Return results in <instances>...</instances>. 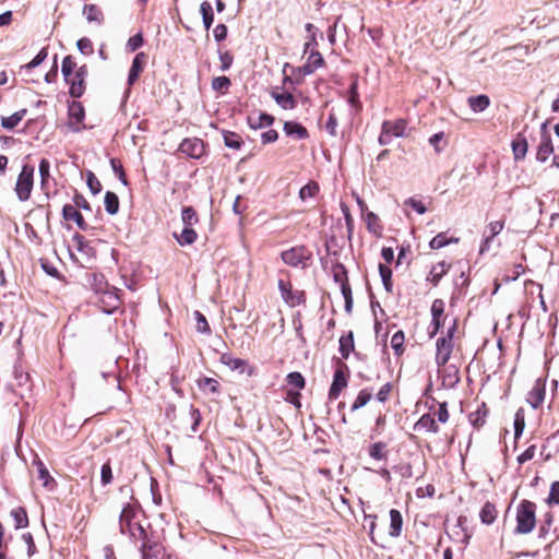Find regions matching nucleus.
<instances>
[{"instance_id": "obj_15", "label": "nucleus", "mask_w": 559, "mask_h": 559, "mask_svg": "<svg viewBox=\"0 0 559 559\" xmlns=\"http://www.w3.org/2000/svg\"><path fill=\"white\" fill-rule=\"evenodd\" d=\"M62 216L66 221H73L80 229H87V224L85 223L82 214L72 204L63 205Z\"/></svg>"}, {"instance_id": "obj_40", "label": "nucleus", "mask_w": 559, "mask_h": 559, "mask_svg": "<svg viewBox=\"0 0 559 559\" xmlns=\"http://www.w3.org/2000/svg\"><path fill=\"white\" fill-rule=\"evenodd\" d=\"M371 397H372V393L369 390H367V389L361 390L358 393L355 402L352 405V411L355 412V411L364 407L371 400Z\"/></svg>"}, {"instance_id": "obj_34", "label": "nucleus", "mask_w": 559, "mask_h": 559, "mask_svg": "<svg viewBox=\"0 0 559 559\" xmlns=\"http://www.w3.org/2000/svg\"><path fill=\"white\" fill-rule=\"evenodd\" d=\"M105 209L106 212L110 215H115L119 211V199L116 193L111 191H107L105 194Z\"/></svg>"}, {"instance_id": "obj_44", "label": "nucleus", "mask_w": 559, "mask_h": 559, "mask_svg": "<svg viewBox=\"0 0 559 559\" xmlns=\"http://www.w3.org/2000/svg\"><path fill=\"white\" fill-rule=\"evenodd\" d=\"M385 443L376 442L369 448V455L374 460H383L386 457Z\"/></svg>"}, {"instance_id": "obj_25", "label": "nucleus", "mask_w": 559, "mask_h": 559, "mask_svg": "<svg viewBox=\"0 0 559 559\" xmlns=\"http://www.w3.org/2000/svg\"><path fill=\"white\" fill-rule=\"evenodd\" d=\"M274 122V118L267 114H259L258 116H249L248 123L252 129H262L270 127Z\"/></svg>"}, {"instance_id": "obj_47", "label": "nucleus", "mask_w": 559, "mask_h": 559, "mask_svg": "<svg viewBox=\"0 0 559 559\" xmlns=\"http://www.w3.org/2000/svg\"><path fill=\"white\" fill-rule=\"evenodd\" d=\"M48 56L47 48H41L40 51L35 56V58L29 61L27 64L22 67V70H32L38 67Z\"/></svg>"}, {"instance_id": "obj_57", "label": "nucleus", "mask_w": 559, "mask_h": 559, "mask_svg": "<svg viewBox=\"0 0 559 559\" xmlns=\"http://www.w3.org/2000/svg\"><path fill=\"white\" fill-rule=\"evenodd\" d=\"M404 204L411 206L418 214H425L427 211L425 204L420 200H417L415 198H408L407 200H405Z\"/></svg>"}, {"instance_id": "obj_8", "label": "nucleus", "mask_w": 559, "mask_h": 559, "mask_svg": "<svg viewBox=\"0 0 559 559\" xmlns=\"http://www.w3.org/2000/svg\"><path fill=\"white\" fill-rule=\"evenodd\" d=\"M179 151L188 157L198 159L203 156L205 145L204 142L198 138L185 139L179 145Z\"/></svg>"}, {"instance_id": "obj_60", "label": "nucleus", "mask_w": 559, "mask_h": 559, "mask_svg": "<svg viewBox=\"0 0 559 559\" xmlns=\"http://www.w3.org/2000/svg\"><path fill=\"white\" fill-rule=\"evenodd\" d=\"M444 312V302L442 299H435L431 305L432 318H442Z\"/></svg>"}, {"instance_id": "obj_63", "label": "nucleus", "mask_w": 559, "mask_h": 559, "mask_svg": "<svg viewBox=\"0 0 559 559\" xmlns=\"http://www.w3.org/2000/svg\"><path fill=\"white\" fill-rule=\"evenodd\" d=\"M549 504H559V481H554L550 487V491L547 498Z\"/></svg>"}, {"instance_id": "obj_50", "label": "nucleus", "mask_w": 559, "mask_h": 559, "mask_svg": "<svg viewBox=\"0 0 559 559\" xmlns=\"http://www.w3.org/2000/svg\"><path fill=\"white\" fill-rule=\"evenodd\" d=\"M367 228L374 235L381 234V226L378 223V216L372 212L367 214Z\"/></svg>"}, {"instance_id": "obj_59", "label": "nucleus", "mask_w": 559, "mask_h": 559, "mask_svg": "<svg viewBox=\"0 0 559 559\" xmlns=\"http://www.w3.org/2000/svg\"><path fill=\"white\" fill-rule=\"evenodd\" d=\"M100 479L104 486L108 485L112 480V471L109 463H105L100 469Z\"/></svg>"}, {"instance_id": "obj_42", "label": "nucleus", "mask_w": 559, "mask_h": 559, "mask_svg": "<svg viewBox=\"0 0 559 559\" xmlns=\"http://www.w3.org/2000/svg\"><path fill=\"white\" fill-rule=\"evenodd\" d=\"M319 192V185L314 181L308 182L299 191V198L305 201L308 198H313Z\"/></svg>"}, {"instance_id": "obj_64", "label": "nucleus", "mask_w": 559, "mask_h": 559, "mask_svg": "<svg viewBox=\"0 0 559 559\" xmlns=\"http://www.w3.org/2000/svg\"><path fill=\"white\" fill-rule=\"evenodd\" d=\"M438 420L445 424L449 420L448 405L445 402L439 404L438 411L433 414Z\"/></svg>"}, {"instance_id": "obj_11", "label": "nucleus", "mask_w": 559, "mask_h": 559, "mask_svg": "<svg viewBox=\"0 0 559 559\" xmlns=\"http://www.w3.org/2000/svg\"><path fill=\"white\" fill-rule=\"evenodd\" d=\"M309 57L306 61V63L299 68V72L302 75H310L312 74L317 69L323 67L324 59L322 55L318 50H309Z\"/></svg>"}, {"instance_id": "obj_5", "label": "nucleus", "mask_w": 559, "mask_h": 559, "mask_svg": "<svg viewBox=\"0 0 559 559\" xmlns=\"http://www.w3.org/2000/svg\"><path fill=\"white\" fill-rule=\"evenodd\" d=\"M312 253L304 246L293 247L282 252L283 262L293 267L305 269L310 261Z\"/></svg>"}, {"instance_id": "obj_3", "label": "nucleus", "mask_w": 559, "mask_h": 559, "mask_svg": "<svg viewBox=\"0 0 559 559\" xmlns=\"http://www.w3.org/2000/svg\"><path fill=\"white\" fill-rule=\"evenodd\" d=\"M93 278H94L95 293L99 295L98 302H99L102 310L107 314L114 313L116 310L119 309V306H120L119 297L117 296V294L106 289L107 285H106V283H104L103 276L98 277V276L94 275Z\"/></svg>"}, {"instance_id": "obj_39", "label": "nucleus", "mask_w": 559, "mask_h": 559, "mask_svg": "<svg viewBox=\"0 0 559 559\" xmlns=\"http://www.w3.org/2000/svg\"><path fill=\"white\" fill-rule=\"evenodd\" d=\"M379 273H380V276H381V280H382V283H383V286L385 288V290L388 293H391L392 292V270L380 263L379 264Z\"/></svg>"}, {"instance_id": "obj_1", "label": "nucleus", "mask_w": 559, "mask_h": 559, "mask_svg": "<svg viewBox=\"0 0 559 559\" xmlns=\"http://www.w3.org/2000/svg\"><path fill=\"white\" fill-rule=\"evenodd\" d=\"M536 504L530 500H522L516 507V526L514 534L526 535L536 526Z\"/></svg>"}, {"instance_id": "obj_30", "label": "nucleus", "mask_w": 559, "mask_h": 559, "mask_svg": "<svg viewBox=\"0 0 559 559\" xmlns=\"http://www.w3.org/2000/svg\"><path fill=\"white\" fill-rule=\"evenodd\" d=\"M11 516L14 520V525L16 530L24 528L28 525L27 513L23 507H17L11 510Z\"/></svg>"}, {"instance_id": "obj_9", "label": "nucleus", "mask_w": 559, "mask_h": 559, "mask_svg": "<svg viewBox=\"0 0 559 559\" xmlns=\"http://www.w3.org/2000/svg\"><path fill=\"white\" fill-rule=\"evenodd\" d=\"M454 342L449 338H438L436 343V364L438 367L445 366L453 352Z\"/></svg>"}, {"instance_id": "obj_51", "label": "nucleus", "mask_w": 559, "mask_h": 559, "mask_svg": "<svg viewBox=\"0 0 559 559\" xmlns=\"http://www.w3.org/2000/svg\"><path fill=\"white\" fill-rule=\"evenodd\" d=\"M76 46L82 55L91 56L94 52L93 44L86 37L79 39L76 43Z\"/></svg>"}, {"instance_id": "obj_17", "label": "nucleus", "mask_w": 559, "mask_h": 559, "mask_svg": "<svg viewBox=\"0 0 559 559\" xmlns=\"http://www.w3.org/2000/svg\"><path fill=\"white\" fill-rule=\"evenodd\" d=\"M416 430H425L427 432L437 433L439 431V426L436 423L435 415L429 413L424 414L415 424L414 427Z\"/></svg>"}, {"instance_id": "obj_18", "label": "nucleus", "mask_w": 559, "mask_h": 559, "mask_svg": "<svg viewBox=\"0 0 559 559\" xmlns=\"http://www.w3.org/2000/svg\"><path fill=\"white\" fill-rule=\"evenodd\" d=\"M284 132L286 135L299 140L307 139L309 136L307 129L300 123L294 121H287L284 123Z\"/></svg>"}, {"instance_id": "obj_41", "label": "nucleus", "mask_w": 559, "mask_h": 559, "mask_svg": "<svg viewBox=\"0 0 559 559\" xmlns=\"http://www.w3.org/2000/svg\"><path fill=\"white\" fill-rule=\"evenodd\" d=\"M181 219L185 226L192 227L198 223L195 211L191 206H185L181 211Z\"/></svg>"}, {"instance_id": "obj_21", "label": "nucleus", "mask_w": 559, "mask_h": 559, "mask_svg": "<svg viewBox=\"0 0 559 559\" xmlns=\"http://www.w3.org/2000/svg\"><path fill=\"white\" fill-rule=\"evenodd\" d=\"M136 507L133 503H127L120 513L119 516V527H127L130 526V521L135 520L136 518Z\"/></svg>"}, {"instance_id": "obj_2", "label": "nucleus", "mask_w": 559, "mask_h": 559, "mask_svg": "<svg viewBox=\"0 0 559 559\" xmlns=\"http://www.w3.org/2000/svg\"><path fill=\"white\" fill-rule=\"evenodd\" d=\"M129 536L135 543H141L142 559H155L160 554L162 546L151 538L147 528L143 524L135 523Z\"/></svg>"}, {"instance_id": "obj_28", "label": "nucleus", "mask_w": 559, "mask_h": 559, "mask_svg": "<svg viewBox=\"0 0 559 559\" xmlns=\"http://www.w3.org/2000/svg\"><path fill=\"white\" fill-rule=\"evenodd\" d=\"M354 350V335L349 331L347 334L340 337V353L344 359H347L349 354Z\"/></svg>"}, {"instance_id": "obj_46", "label": "nucleus", "mask_w": 559, "mask_h": 559, "mask_svg": "<svg viewBox=\"0 0 559 559\" xmlns=\"http://www.w3.org/2000/svg\"><path fill=\"white\" fill-rule=\"evenodd\" d=\"M286 381L290 386H293L297 390H301L305 386V378L302 377V374L300 372L288 373L286 377Z\"/></svg>"}, {"instance_id": "obj_33", "label": "nucleus", "mask_w": 559, "mask_h": 559, "mask_svg": "<svg viewBox=\"0 0 559 559\" xmlns=\"http://www.w3.org/2000/svg\"><path fill=\"white\" fill-rule=\"evenodd\" d=\"M527 141L525 138H518L512 142V151L516 160L523 159L527 153Z\"/></svg>"}, {"instance_id": "obj_49", "label": "nucleus", "mask_w": 559, "mask_h": 559, "mask_svg": "<svg viewBox=\"0 0 559 559\" xmlns=\"http://www.w3.org/2000/svg\"><path fill=\"white\" fill-rule=\"evenodd\" d=\"M199 388L203 390H209L211 393H216L218 391V382L213 378H202L198 382Z\"/></svg>"}, {"instance_id": "obj_29", "label": "nucleus", "mask_w": 559, "mask_h": 559, "mask_svg": "<svg viewBox=\"0 0 559 559\" xmlns=\"http://www.w3.org/2000/svg\"><path fill=\"white\" fill-rule=\"evenodd\" d=\"M26 112V109H21L9 117H2L1 126L8 130L14 129L23 120Z\"/></svg>"}, {"instance_id": "obj_16", "label": "nucleus", "mask_w": 559, "mask_h": 559, "mask_svg": "<svg viewBox=\"0 0 559 559\" xmlns=\"http://www.w3.org/2000/svg\"><path fill=\"white\" fill-rule=\"evenodd\" d=\"M271 96L276 104L285 110L294 109L296 107L297 103L290 93L284 91L280 92L278 88H275L271 92Z\"/></svg>"}, {"instance_id": "obj_24", "label": "nucleus", "mask_w": 559, "mask_h": 559, "mask_svg": "<svg viewBox=\"0 0 559 559\" xmlns=\"http://www.w3.org/2000/svg\"><path fill=\"white\" fill-rule=\"evenodd\" d=\"M448 270L449 265L444 261L437 263L431 267L430 273L427 276V281L431 282L433 286H437L443 275L447 274Z\"/></svg>"}, {"instance_id": "obj_55", "label": "nucleus", "mask_w": 559, "mask_h": 559, "mask_svg": "<svg viewBox=\"0 0 559 559\" xmlns=\"http://www.w3.org/2000/svg\"><path fill=\"white\" fill-rule=\"evenodd\" d=\"M524 427H525L524 415H523L522 411L519 409L515 413V417H514V435H515V438H519L522 435V432L524 430Z\"/></svg>"}, {"instance_id": "obj_45", "label": "nucleus", "mask_w": 559, "mask_h": 559, "mask_svg": "<svg viewBox=\"0 0 559 559\" xmlns=\"http://www.w3.org/2000/svg\"><path fill=\"white\" fill-rule=\"evenodd\" d=\"M231 82L227 76H216L212 80V88L216 92L226 93Z\"/></svg>"}, {"instance_id": "obj_38", "label": "nucleus", "mask_w": 559, "mask_h": 559, "mask_svg": "<svg viewBox=\"0 0 559 559\" xmlns=\"http://www.w3.org/2000/svg\"><path fill=\"white\" fill-rule=\"evenodd\" d=\"M85 112L84 108L79 102H73L69 106V117L71 120H74L76 123H81L84 119Z\"/></svg>"}, {"instance_id": "obj_53", "label": "nucleus", "mask_w": 559, "mask_h": 559, "mask_svg": "<svg viewBox=\"0 0 559 559\" xmlns=\"http://www.w3.org/2000/svg\"><path fill=\"white\" fill-rule=\"evenodd\" d=\"M218 57H219V61H221V70L227 71L233 64V61H234L233 55L229 51L218 50Z\"/></svg>"}, {"instance_id": "obj_36", "label": "nucleus", "mask_w": 559, "mask_h": 559, "mask_svg": "<svg viewBox=\"0 0 559 559\" xmlns=\"http://www.w3.org/2000/svg\"><path fill=\"white\" fill-rule=\"evenodd\" d=\"M34 464L37 466L38 478L43 480V486L46 488L50 487V484H53V478L49 475L48 469L44 465L40 460L34 461Z\"/></svg>"}, {"instance_id": "obj_32", "label": "nucleus", "mask_w": 559, "mask_h": 559, "mask_svg": "<svg viewBox=\"0 0 559 559\" xmlns=\"http://www.w3.org/2000/svg\"><path fill=\"white\" fill-rule=\"evenodd\" d=\"M200 12L205 29H210L214 22V13L212 4L209 1H203L200 4Z\"/></svg>"}, {"instance_id": "obj_20", "label": "nucleus", "mask_w": 559, "mask_h": 559, "mask_svg": "<svg viewBox=\"0 0 559 559\" xmlns=\"http://www.w3.org/2000/svg\"><path fill=\"white\" fill-rule=\"evenodd\" d=\"M83 15L92 23L100 25L104 22V14L99 7L95 4H85L83 8Z\"/></svg>"}, {"instance_id": "obj_14", "label": "nucleus", "mask_w": 559, "mask_h": 559, "mask_svg": "<svg viewBox=\"0 0 559 559\" xmlns=\"http://www.w3.org/2000/svg\"><path fill=\"white\" fill-rule=\"evenodd\" d=\"M219 360L230 370L243 373L247 369H249L248 373L251 374V369L249 368L248 362L243 359L233 357L229 353L222 354Z\"/></svg>"}, {"instance_id": "obj_4", "label": "nucleus", "mask_w": 559, "mask_h": 559, "mask_svg": "<svg viewBox=\"0 0 559 559\" xmlns=\"http://www.w3.org/2000/svg\"><path fill=\"white\" fill-rule=\"evenodd\" d=\"M34 167L26 164L17 176L14 191L21 202H25L31 198L34 186Z\"/></svg>"}, {"instance_id": "obj_6", "label": "nucleus", "mask_w": 559, "mask_h": 559, "mask_svg": "<svg viewBox=\"0 0 559 559\" xmlns=\"http://www.w3.org/2000/svg\"><path fill=\"white\" fill-rule=\"evenodd\" d=\"M406 121L399 119L395 121H384L382 123L381 134L378 139L380 145H388L393 138L404 136Z\"/></svg>"}, {"instance_id": "obj_58", "label": "nucleus", "mask_w": 559, "mask_h": 559, "mask_svg": "<svg viewBox=\"0 0 559 559\" xmlns=\"http://www.w3.org/2000/svg\"><path fill=\"white\" fill-rule=\"evenodd\" d=\"M143 45V36L141 33H138L129 38L127 43V49L129 51H135L138 48H140Z\"/></svg>"}, {"instance_id": "obj_52", "label": "nucleus", "mask_w": 559, "mask_h": 559, "mask_svg": "<svg viewBox=\"0 0 559 559\" xmlns=\"http://www.w3.org/2000/svg\"><path fill=\"white\" fill-rule=\"evenodd\" d=\"M86 183L91 190V192L93 194H97L100 192L102 190V185L99 182V180L96 178V176L92 173V171H88L87 173V176H86Z\"/></svg>"}, {"instance_id": "obj_31", "label": "nucleus", "mask_w": 559, "mask_h": 559, "mask_svg": "<svg viewBox=\"0 0 559 559\" xmlns=\"http://www.w3.org/2000/svg\"><path fill=\"white\" fill-rule=\"evenodd\" d=\"M175 237L180 246H187L192 245L197 240L198 235L192 227L185 226L180 235L175 234Z\"/></svg>"}, {"instance_id": "obj_54", "label": "nucleus", "mask_w": 559, "mask_h": 559, "mask_svg": "<svg viewBox=\"0 0 559 559\" xmlns=\"http://www.w3.org/2000/svg\"><path fill=\"white\" fill-rule=\"evenodd\" d=\"M110 165H111V168H112L114 173L118 176L119 180L124 186H127L128 181H127L126 174H124V170H123V167H122L121 163L118 159H116V158H111L110 159Z\"/></svg>"}, {"instance_id": "obj_26", "label": "nucleus", "mask_w": 559, "mask_h": 559, "mask_svg": "<svg viewBox=\"0 0 559 559\" xmlns=\"http://www.w3.org/2000/svg\"><path fill=\"white\" fill-rule=\"evenodd\" d=\"M497 514L498 512L495 504L486 502L479 512V518L483 524L490 525L496 521Z\"/></svg>"}, {"instance_id": "obj_10", "label": "nucleus", "mask_w": 559, "mask_h": 559, "mask_svg": "<svg viewBox=\"0 0 559 559\" xmlns=\"http://www.w3.org/2000/svg\"><path fill=\"white\" fill-rule=\"evenodd\" d=\"M278 289L284 301L290 307H295L304 302V294L298 290L293 292L290 283L280 280Z\"/></svg>"}, {"instance_id": "obj_37", "label": "nucleus", "mask_w": 559, "mask_h": 559, "mask_svg": "<svg viewBox=\"0 0 559 559\" xmlns=\"http://www.w3.org/2000/svg\"><path fill=\"white\" fill-rule=\"evenodd\" d=\"M76 69V63L74 62L72 56H66L61 64V72L63 74L64 81H69Z\"/></svg>"}, {"instance_id": "obj_61", "label": "nucleus", "mask_w": 559, "mask_h": 559, "mask_svg": "<svg viewBox=\"0 0 559 559\" xmlns=\"http://www.w3.org/2000/svg\"><path fill=\"white\" fill-rule=\"evenodd\" d=\"M49 171H50V163L46 158H43L39 162V175L41 178V185H45L47 179L49 178Z\"/></svg>"}, {"instance_id": "obj_48", "label": "nucleus", "mask_w": 559, "mask_h": 559, "mask_svg": "<svg viewBox=\"0 0 559 559\" xmlns=\"http://www.w3.org/2000/svg\"><path fill=\"white\" fill-rule=\"evenodd\" d=\"M194 317L197 320V331L202 334H210L211 329H210L206 318L200 311H195Z\"/></svg>"}, {"instance_id": "obj_23", "label": "nucleus", "mask_w": 559, "mask_h": 559, "mask_svg": "<svg viewBox=\"0 0 559 559\" xmlns=\"http://www.w3.org/2000/svg\"><path fill=\"white\" fill-rule=\"evenodd\" d=\"M403 526V518L400 511L392 509L390 511V536L397 537L401 535Z\"/></svg>"}, {"instance_id": "obj_62", "label": "nucleus", "mask_w": 559, "mask_h": 559, "mask_svg": "<svg viewBox=\"0 0 559 559\" xmlns=\"http://www.w3.org/2000/svg\"><path fill=\"white\" fill-rule=\"evenodd\" d=\"M341 289H342V294L345 299V308L347 311H350L353 299H352V289H350L348 283H342Z\"/></svg>"}, {"instance_id": "obj_27", "label": "nucleus", "mask_w": 559, "mask_h": 559, "mask_svg": "<svg viewBox=\"0 0 559 559\" xmlns=\"http://www.w3.org/2000/svg\"><path fill=\"white\" fill-rule=\"evenodd\" d=\"M468 105L474 112H481L489 107L490 99L487 95L471 96Z\"/></svg>"}, {"instance_id": "obj_56", "label": "nucleus", "mask_w": 559, "mask_h": 559, "mask_svg": "<svg viewBox=\"0 0 559 559\" xmlns=\"http://www.w3.org/2000/svg\"><path fill=\"white\" fill-rule=\"evenodd\" d=\"M451 241L452 240L447 239L444 234L440 233L430 240L429 247L436 250L447 246Z\"/></svg>"}, {"instance_id": "obj_43", "label": "nucleus", "mask_w": 559, "mask_h": 559, "mask_svg": "<svg viewBox=\"0 0 559 559\" xmlns=\"http://www.w3.org/2000/svg\"><path fill=\"white\" fill-rule=\"evenodd\" d=\"M404 333L403 331L395 332L391 337V347L394 349L396 355H401L404 352Z\"/></svg>"}, {"instance_id": "obj_13", "label": "nucleus", "mask_w": 559, "mask_h": 559, "mask_svg": "<svg viewBox=\"0 0 559 559\" xmlns=\"http://www.w3.org/2000/svg\"><path fill=\"white\" fill-rule=\"evenodd\" d=\"M146 62V55L144 52H139L133 58L129 75H128V84L133 85L139 79L141 72L144 69Z\"/></svg>"}, {"instance_id": "obj_19", "label": "nucleus", "mask_w": 559, "mask_h": 559, "mask_svg": "<svg viewBox=\"0 0 559 559\" xmlns=\"http://www.w3.org/2000/svg\"><path fill=\"white\" fill-rule=\"evenodd\" d=\"M347 385V380L341 370H336L333 377V382L331 384L329 396L330 399H337L341 391Z\"/></svg>"}, {"instance_id": "obj_7", "label": "nucleus", "mask_w": 559, "mask_h": 559, "mask_svg": "<svg viewBox=\"0 0 559 559\" xmlns=\"http://www.w3.org/2000/svg\"><path fill=\"white\" fill-rule=\"evenodd\" d=\"M88 70L85 64L79 67L74 74L71 75L69 81H66L69 84V94L73 98H80L85 92V80L87 78Z\"/></svg>"}, {"instance_id": "obj_22", "label": "nucleus", "mask_w": 559, "mask_h": 559, "mask_svg": "<svg viewBox=\"0 0 559 559\" xmlns=\"http://www.w3.org/2000/svg\"><path fill=\"white\" fill-rule=\"evenodd\" d=\"M545 399V389L544 386L537 381L533 389L528 393V403L532 405L533 408H537L542 405Z\"/></svg>"}, {"instance_id": "obj_12", "label": "nucleus", "mask_w": 559, "mask_h": 559, "mask_svg": "<svg viewBox=\"0 0 559 559\" xmlns=\"http://www.w3.org/2000/svg\"><path fill=\"white\" fill-rule=\"evenodd\" d=\"M554 153V145L550 135L546 132H542L540 143L537 147L536 159L540 163L546 162L549 156Z\"/></svg>"}, {"instance_id": "obj_35", "label": "nucleus", "mask_w": 559, "mask_h": 559, "mask_svg": "<svg viewBox=\"0 0 559 559\" xmlns=\"http://www.w3.org/2000/svg\"><path fill=\"white\" fill-rule=\"evenodd\" d=\"M223 136H224V143L227 147L234 148V150H239L241 147L242 140L239 134L231 132V131H224Z\"/></svg>"}]
</instances>
